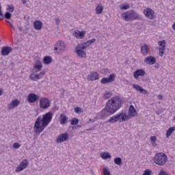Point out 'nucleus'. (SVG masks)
I'll list each match as a JSON object with an SVG mask.
<instances>
[{
  "instance_id": "f257e3e1",
  "label": "nucleus",
  "mask_w": 175,
  "mask_h": 175,
  "mask_svg": "<svg viewBox=\"0 0 175 175\" xmlns=\"http://www.w3.org/2000/svg\"><path fill=\"white\" fill-rule=\"evenodd\" d=\"M121 99L118 97H113L107 103L105 108L103 109L99 115L100 118H106L111 114H114L121 107Z\"/></svg>"
},
{
  "instance_id": "f03ea898",
  "label": "nucleus",
  "mask_w": 175,
  "mask_h": 175,
  "mask_svg": "<svg viewBox=\"0 0 175 175\" xmlns=\"http://www.w3.org/2000/svg\"><path fill=\"white\" fill-rule=\"evenodd\" d=\"M53 120V113L51 112H47L43 115L42 118L38 117L34 124L33 131L36 135H40L44 128L49 125V122H51Z\"/></svg>"
},
{
  "instance_id": "7ed1b4c3",
  "label": "nucleus",
  "mask_w": 175,
  "mask_h": 175,
  "mask_svg": "<svg viewBox=\"0 0 175 175\" xmlns=\"http://www.w3.org/2000/svg\"><path fill=\"white\" fill-rule=\"evenodd\" d=\"M121 16L124 21H133L139 18V14L133 10L122 13Z\"/></svg>"
},
{
  "instance_id": "20e7f679",
  "label": "nucleus",
  "mask_w": 175,
  "mask_h": 175,
  "mask_svg": "<svg viewBox=\"0 0 175 175\" xmlns=\"http://www.w3.org/2000/svg\"><path fill=\"white\" fill-rule=\"evenodd\" d=\"M153 161L156 165L163 166L167 162V156L163 152L157 153Z\"/></svg>"
},
{
  "instance_id": "39448f33",
  "label": "nucleus",
  "mask_w": 175,
  "mask_h": 175,
  "mask_svg": "<svg viewBox=\"0 0 175 175\" xmlns=\"http://www.w3.org/2000/svg\"><path fill=\"white\" fill-rule=\"evenodd\" d=\"M120 118L122 122H125L126 120H130L131 118L129 117V116H127L126 113L121 112L111 117L110 119L108 120V122H111L112 124H114V122H117V121H118V120H120Z\"/></svg>"
},
{
  "instance_id": "423d86ee",
  "label": "nucleus",
  "mask_w": 175,
  "mask_h": 175,
  "mask_svg": "<svg viewBox=\"0 0 175 175\" xmlns=\"http://www.w3.org/2000/svg\"><path fill=\"white\" fill-rule=\"evenodd\" d=\"M50 100L47 98H42L40 100V109H44L46 110V109H49L51 105Z\"/></svg>"
},
{
  "instance_id": "0eeeda50",
  "label": "nucleus",
  "mask_w": 175,
  "mask_h": 175,
  "mask_svg": "<svg viewBox=\"0 0 175 175\" xmlns=\"http://www.w3.org/2000/svg\"><path fill=\"white\" fill-rule=\"evenodd\" d=\"M144 14H145L147 18L149 20H154L155 18V12L151 8H146L144 10Z\"/></svg>"
},
{
  "instance_id": "6e6552de",
  "label": "nucleus",
  "mask_w": 175,
  "mask_h": 175,
  "mask_svg": "<svg viewBox=\"0 0 175 175\" xmlns=\"http://www.w3.org/2000/svg\"><path fill=\"white\" fill-rule=\"evenodd\" d=\"M28 165H29V163L28 162L27 159L22 161L19 165L16 168L15 172H16V173H20V172H23L24 169H26Z\"/></svg>"
},
{
  "instance_id": "1a4fd4ad",
  "label": "nucleus",
  "mask_w": 175,
  "mask_h": 175,
  "mask_svg": "<svg viewBox=\"0 0 175 175\" xmlns=\"http://www.w3.org/2000/svg\"><path fill=\"white\" fill-rule=\"evenodd\" d=\"M133 88L144 95H150V92L137 84H133Z\"/></svg>"
},
{
  "instance_id": "9d476101",
  "label": "nucleus",
  "mask_w": 175,
  "mask_h": 175,
  "mask_svg": "<svg viewBox=\"0 0 175 175\" xmlns=\"http://www.w3.org/2000/svg\"><path fill=\"white\" fill-rule=\"evenodd\" d=\"M39 98L40 96L35 93L29 94L27 96V102H29V103H35L39 100Z\"/></svg>"
},
{
  "instance_id": "9b49d317",
  "label": "nucleus",
  "mask_w": 175,
  "mask_h": 175,
  "mask_svg": "<svg viewBox=\"0 0 175 175\" xmlns=\"http://www.w3.org/2000/svg\"><path fill=\"white\" fill-rule=\"evenodd\" d=\"M116 80V74H111L108 78H103L100 81L101 84L113 83Z\"/></svg>"
},
{
  "instance_id": "f8f14e48",
  "label": "nucleus",
  "mask_w": 175,
  "mask_h": 175,
  "mask_svg": "<svg viewBox=\"0 0 175 175\" xmlns=\"http://www.w3.org/2000/svg\"><path fill=\"white\" fill-rule=\"evenodd\" d=\"M68 138L69 134H68V133H64L57 137L56 142L57 143H63V142H66Z\"/></svg>"
},
{
  "instance_id": "ddd939ff",
  "label": "nucleus",
  "mask_w": 175,
  "mask_h": 175,
  "mask_svg": "<svg viewBox=\"0 0 175 175\" xmlns=\"http://www.w3.org/2000/svg\"><path fill=\"white\" fill-rule=\"evenodd\" d=\"M85 31H79V30H75L73 33L72 35L77 39H84V37L85 36Z\"/></svg>"
},
{
  "instance_id": "4468645a",
  "label": "nucleus",
  "mask_w": 175,
  "mask_h": 175,
  "mask_svg": "<svg viewBox=\"0 0 175 175\" xmlns=\"http://www.w3.org/2000/svg\"><path fill=\"white\" fill-rule=\"evenodd\" d=\"M88 80L89 81H95L99 80V74L96 72H92L88 76Z\"/></svg>"
},
{
  "instance_id": "2eb2a0df",
  "label": "nucleus",
  "mask_w": 175,
  "mask_h": 175,
  "mask_svg": "<svg viewBox=\"0 0 175 175\" xmlns=\"http://www.w3.org/2000/svg\"><path fill=\"white\" fill-rule=\"evenodd\" d=\"M145 75H146V71H144V70H143V69L136 70L133 72L134 79H135V80H137V79H139V76L143 77Z\"/></svg>"
},
{
  "instance_id": "dca6fc26",
  "label": "nucleus",
  "mask_w": 175,
  "mask_h": 175,
  "mask_svg": "<svg viewBox=\"0 0 175 175\" xmlns=\"http://www.w3.org/2000/svg\"><path fill=\"white\" fill-rule=\"evenodd\" d=\"M144 62L148 65H154L157 62V59L153 56H148L144 59Z\"/></svg>"
},
{
  "instance_id": "f3484780",
  "label": "nucleus",
  "mask_w": 175,
  "mask_h": 175,
  "mask_svg": "<svg viewBox=\"0 0 175 175\" xmlns=\"http://www.w3.org/2000/svg\"><path fill=\"white\" fill-rule=\"evenodd\" d=\"M75 50L78 57H79L80 58H85V57L87 56V53H85V51H83L84 49H79V46H77Z\"/></svg>"
},
{
  "instance_id": "a211bd4d",
  "label": "nucleus",
  "mask_w": 175,
  "mask_h": 175,
  "mask_svg": "<svg viewBox=\"0 0 175 175\" xmlns=\"http://www.w3.org/2000/svg\"><path fill=\"white\" fill-rule=\"evenodd\" d=\"M55 46H57L59 49L60 53H64L65 51V49L66 48V44L63 41H58Z\"/></svg>"
},
{
  "instance_id": "6ab92c4d",
  "label": "nucleus",
  "mask_w": 175,
  "mask_h": 175,
  "mask_svg": "<svg viewBox=\"0 0 175 175\" xmlns=\"http://www.w3.org/2000/svg\"><path fill=\"white\" fill-rule=\"evenodd\" d=\"M12 53V47L10 46H4L1 49V55H9Z\"/></svg>"
},
{
  "instance_id": "aec40b11",
  "label": "nucleus",
  "mask_w": 175,
  "mask_h": 175,
  "mask_svg": "<svg viewBox=\"0 0 175 175\" xmlns=\"http://www.w3.org/2000/svg\"><path fill=\"white\" fill-rule=\"evenodd\" d=\"M20 105V101L18 100L15 99L11 102V103L8 104V107L9 110H12V109H14V107H17Z\"/></svg>"
},
{
  "instance_id": "412c9836",
  "label": "nucleus",
  "mask_w": 175,
  "mask_h": 175,
  "mask_svg": "<svg viewBox=\"0 0 175 175\" xmlns=\"http://www.w3.org/2000/svg\"><path fill=\"white\" fill-rule=\"evenodd\" d=\"M141 54L146 57L148 54V45L144 44V45L141 46Z\"/></svg>"
},
{
  "instance_id": "4be33fe9",
  "label": "nucleus",
  "mask_w": 175,
  "mask_h": 175,
  "mask_svg": "<svg viewBox=\"0 0 175 175\" xmlns=\"http://www.w3.org/2000/svg\"><path fill=\"white\" fill-rule=\"evenodd\" d=\"M33 27L35 29H37V31H40L43 27V23L40 21H36L33 23Z\"/></svg>"
},
{
  "instance_id": "5701e85b",
  "label": "nucleus",
  "mask_w": 175,
  "mask_h": 175,
  "mask_svg": "<svg viewBox=\"0 0 175 175\" xmlns=\"http://www.w3.org/2000/svg\"><path fill=\"white\" fill-rule=\"evenodd\" d=\"M60 124L62 125H65L68 122V118L66 117V115L64 113L60 114Z\"/></svg>"
},
{
  "instance_id": "b1692460",
  "label": "nucleus",
  "mask_w": 175,
  "mask_h": 175,
  "mask_svg": "<svg viewBox=\"0 0 175 175\" xmlns=\"http://www.w3.org/2000/svg\"><path fill=\"white\" fill-rule=\"evenodd\" d=\"M95 11L96 14H102V13H103V5H102V3L98 4L96 7Z\"/></svg>"
},
{
  "instance_id": "393cba45",
  "label": "nucleus",
  "mask_w": 175,
  "mask_h": 175,
  "mask_svg": "<svg viewBox=\"0 0 175 175\" xmlns=\"http://www.w3.org/2000/svg\"><path fill=\"white\" fill-rule=\"evenodd\" d=\"M38 71H34V72L29 75L30 80H32L33 81H38V80H39V77H38V75L35 74Z\"/></svg>"
},
{
  "instance_id": "a878e982",
  "label": "nucleus",
  "mask_w": 175,
  "mask_h": 175,
  "mask_svg": "<svg viewBox=\"0 0 175 175\" xmlns=\"http://www.w3.org/2000/svg\"><path fill=\"white\" fill-rule=\"evenodd\" d=\"M43 62L45 65H49L53 62V59L50 56H45L43 59Z\"/></svg>"
},
{
  "instance_id": "bb28decb",
  "label": "nucleus",
  "mask_w": 175,
  "mask_h": 175,
  "mask_svg": "<svg viewBox=\"0 0 175 175\" xmlns=\"http://www.w3.org/2000/svg\"><path fill=\"white\" fill-rule=\"evenodd\" d=\"M34 68L35 69H38V70H42V68H43V66L42 65V62H40V60L36 61Z\"/></svg>"
},
{
  "instance_id": "cd10ccee",
  "label": "nucleus",
  "mask_w": 175,
  "mask_h": 175,
  "mask_svg": "<svg viewBox=\"0 0 175 175\" xmlns=\"http://www.w3.org/2000/svg\"><path fill=\"white\" fill-rule=\"evenodd\" d=\"M174 131H175V126L170 127L166 132V138L169 139V137H170L172 133H173Z\"/></svg>"
},
{
  "instance_id": "c85d7f7f",
  "label": "nucleus",
  "mask_w": 175,
  "mask_h": 175,
  "mask_svg": "<svg viewBox=\"0 0 175 175\" xmlns=\"http://www.w3.org/2000/svg\"><path fill=\"white\" fill-rule=\"evenodd\" d=\"M77 46L79 49L85 50V49H88V47H90V44H88V42L86 41V42H83V43H81V44H78Z\"/></svg>"
},
{
  "instance_id": "c756f323",
  "label": "nucleus",
  "mask_w": 175,
  "mask_h": 175,
  "mask_svg": "<svg viewBox=\"0 0 175 175\" xmlns=\"http://www.w3.org/2000/svg\"><path fill=\"white\" fill-rule=\"evenodd\" d=\"M129 111L131 113V116L132 117H135L137 114V112L136 111V109H135V107L133 105H131L129 107Z\"/></svg>"
},
{
  "instance_id": "7c9ffc66",
  "label": "nucleus",
  "mask_w": 175,
  "mask_h": 175,
  "mask_svg": "<svg viewBox=\"0 0 175 175\" xmlns=\"http://www.w3.org/2000/svg\"><path fill=\"white\" fill-rule=\"evenodd\" d=\"M159 46L161 47L159 49H161V50H165L166 49V41L164 40L162 41H159L158 42Z\"/></svg>"
},
{
  "instance_id": "2f4dec72",
  "label": "nucleus",
  "mask_w": 175,
  "mask_h": 175,
  "mask_svg": "<svg viewBox=\"0 0 175 175\" xmlns=\"http://www.w3.org/2000/svg\"><path fill=\"white\" fill-rule=\"evenodd\" d=\"M150 140L151 142L152 145L154 147H157V146H158V144H157V137L156 136H151L150 137Z\"/></svg>"
},
{
  "instance_id": "473e14b6",
  "label": "nucleus",
  "mask_w": 175,
  "mask_h": 175,
  "mask_svg": "<svg viewBox=\"0 0 175 175\" xmlns=\"http://www.w3.org/2000/svg\"><path fill=\"white\" fill-rule=\"evenodd\" d=\"M114 163L118 165V166H121L122 165V159L120 157H116L113 160Z\"/></svg>"
},
{
  "instance_id": "72a5a7b5",
  "label": "nucleus",
  "mask_w": 175,
  "mask_h": 175,
  "mask_svg": "<svg viewBox=\"0 0 175 175\" xmlns=\"http://www.w3.org/2000/svg\"><path fill=\"white\" fill-rule=\"evenodd\" d=\"M101 158L103 159H110L111 158V155H110V153L109 152H104L101 154Z\"/></svg>"
},
{
  "instance_id": "f704fd0d",
  "label": "nucleus",
  "mask_w": 175,
  "mask_h": 175,
  "mask_svg": "<svg viewBox=\"0 0 175 175\" xmlns=\"http://www.w3.org/2000/svg\"><path fill=\"white\" fill-rule=\"evenodd\" d=\"M4 17L5 18H6L7 20H10V18H12V14H10V12H5V14H4Z\"/></svg>"
},
{
  "instance_id": "c9c22d12",
  "label": "nucleus",
  "mask_w": 175,
  "mask_h": 175,
  "mask_svg": "<svg viewBox=\"0 0 175 175\" xmlns=\"http://www.w3.org/2000/svg\"><path fill=\"white\" fill-rule=\"evenodd\" d=\"M77 124H79V119L74 118L71 120V125H77Z\"/></svg>"
},
{
  "instance_id": "e433bc0d",
  "label": "nucleus",
  "mask_w": 175,
  "mask_h": 175,
  "mask_svg": "<svg viewBox=\"0 0 175 175\" xmlns=\"http://www.w3.org/2000/svg\"><path fill=\"white\" fill-rule=\"evenodd\" d=\"M7 10H9L10 13H13V12H14V6H13V5H8Z\"/></svg>"
},
{
  "instance_id": "4c0bfd02",
  "label": "nucleus",
  "mask_w": 175,
  "mask_h": 175,
  "mask_svg": "<svg viewBox=\"0 0 175 175\" xmlns=\"http://www.w3.org/2000/svg\"><path fill=\"white\" fill-rule=\"evenodd\" d=\"M152 174V171L151 170H145L142 175H151Z\"/></svg>"
},
{
  "instance_id": "58836bf2",
  "label": "nucleus",
  "mask_w": 175,
  "mask_h": 175,
  "mask_svg": "<svg viewBox=\"0 0 175 175\" xmlns=\"http://www.w3.org/2000/svg\"><path fill=\"white\" fill-rule=\"evenodd\" d=\"M45 72L42 71L41 72H40L39 74L37 75L38 77V80H40V79H42V77H43V76H44L45 75Z\"/></svg>"
},
{
  "instance_id": "ea45409f",
  "label": "nucleus",
  "mask_w": 175,
  "mask_h": 175,
  "mask_svg": "<svg viewBox=\"0 0 175 175\" xmlns=\"http://www.w3.org/2000/svg\"><path fill=\"white\" fill-rule=\"evenodd\" d=\"M120 9H121V10H126L129 9V4H126L125 5H122L120 7Z\"/></svg>"
},
{
  "instance_id": "a19ab883",
  "label": "nucleus",
  "mask_w": 175,
  "mask_h": 175,
  "mask_svg": "<svg viewBox=\"0 0 175 175\" xmlns=\"http://www.w3.org/2000/svg\"><path fill=\"white\" fill-rule=\"evenodd\" d=\"M87 42L89 44V46H91V44H92L93 43H95V42H96V39L93 38L92 40H88Z\"/></svg>"
},
{
  "instance_id": "79ce46f5",
  "label": "nucleus",
  "mask_w": 175,
  "mask_h": 175,
  "mask_svg": "<svg viewBox=\"0 0 175 175\" xmlns=\"http://www.w3.org/2000/svg\"><path fill=\"white\" fill-rule=\"evenodd\" d=\"M110 96H111V93H110V92H107L104 94L105 99H109V98H110Z\"/></svg>"
},
{
  "instance_id": "37998d69",
  "label": "nucleus",
  "mask_w": 175,
  "mask_h": 175,
  "mask_svg": "<svg viewBox=\"0 0 175 175\" xmlns=\"http://www.w3.org/2000/svg\"><path fill=\"white\" fill-rule=\"evenodd\" d=\"M103 174L104 175H110V171L107 168H105L103 170Z\"/></svg>"
},
{
  "instance_id": "c03bdc74",
  "label": "nucleus",
  "mask_w": 175,
  "mask_h": 175,
  "mask_svg": "<svg viewBox=\"0 0 175 175\" xmlns=\"http://www.w3.org/2000/svg\"><path fill=\"white\" fill-rule=\"evenodd\" d=\"M163 54H165V50H162V49L159 48V55L160 57H163Z\"/></svg>"
},
{
  "instance_id": "a18cd8bd",
  "label": "nucleus",
  "mask_w": 175,
  "mask_h": 175,
  "mask_svg": "<svg viewBox=\"0 0 175 175\" xmlns=\"http://www.w3.org/2000/svg\"><path fill=\"white\" fill-rule=\"evenodd\" d=\"M159 175H169V174L166 172H165V170H161L159 173Z\"/></svg>"
},
{
  "instance_id": "49530a36",
  "label": "nucleus",
  "mask_w": 175,
  "mask_h": 175,
  "mask_svg": "<svg viewBox=\"0 0 175 175\" xmlns=\"http://www.w3.org/2000/svg\"><path fill=\"white\" fill-rule=\"evenodd\" d=\"M13 147L14 148L17 149V148H20V147H21V145H20V144H18V143H14L13 144Z\"/></svg>"
},
{
  "instance_id": "de8ad7c7",
  "label": "nucleus",
  "mask_w": 175,
  "mask_h": 175,
  "mask_svg": "<svg viewBox=\"0 0 175 175\" xmlns=\"http://www.w3.org/2000/svg\"><path fill=\"white\" fill-rule=\"evenodd\" d=\"M55 21L56 25H59V23H61V21L59 20V18H55Z\"/></svg>"
},
{
  "instance_id": "09e8293b",
  "label": "nucleus",
  "mask_w": 175,
  "mask_h": 175,
  "mask_svg": "<svg viewBox=\"0 0 175 175\" xmlns=\"http://www.w3.org/2000/svg\"><path fill=\"white\" fill-rule=\"evenodd\" d=\"M75 113H81V109L80 107H76L75 109Z\"/></svg>"
},
{
  "instance_id": "8fccbe9b",
  "label": "nucleus",
  "mask_w": 175,
  "mask_h": 175,
  "mask_svg": "<svg viewBox=\"0 0 175 175\" xmlns=\"http://www.w3.org/2000/svg\"><path fill=\"white\" fill-rule=\"evenodd\" d=\"M6 23H8V24H10L11 28H12V29H13L14 31H16V29L14 28V26H13V25L12 24V23H10V21H6Z\"/></svg>"
},
{
  "instance_id": "3c124183",
  "label": "nucleus",
  "mask_w": 175,
  "mask_h": 175,
  "mask_svg": "<svg viewBox=\"0 0 175 175\" xmlns=\"http://www.w3.org/2000/svg\"><path fill=\"white\" fill-rule=\"evenodd\" d=\"M157 98L159 100H163V96H162L161 94H159Z\"/></svg>"
},
{
  "instance_id": "603ef678",
  "label": "nucleus",
  "mask_w": 175,
  "mask_h": 175,
  "mask_svg": "<svg viewBox=\"0 0 175 175\" xmlns=\"http://www.w3.org/2000/svg\"><path fill=\"white\" fill-rule=\"evenodd\" d=\"M58 50H59V48H58V46H55V48H54V51H55V53H58Z\"/></svg>"
},
{
  "instance_id": "864d4df0",
  "label": "nucleus",
  "mask_w": 175,
  "mask_h": 175,
  "mask_svg": "<svg viewBox=\"0 0 175 175\" xmlns=\"http://www.w3.org/2000/svg\"><path fill=\"white\" fill-rule=\"evenodd\" d=\"M154 68H156V69L159 68V64H158V63H157V64L154 65Z\"/></svg>"
},
{
  "instance_id": "5fc2aeb1",
  "label": "nucleus",
  "mask_w": 175,
  "mask_h": 175,
  "mask_svg": "<svg viewBox=\"0 0 175 175\" xmlns=\"http://www.w3.org/2000/svg\"><path fill=\"white\" fill-rule=\"evenodd\" d=\"M22 3L25 5L27 3V0H22Z\"/></svg>"
},
{
  "instance_id": "6e6d98bb",
  "label": "nucleus",
  "mask_w": 175,
  "mask_h": 175,
  "mask_svg": "<svg viewBox=\"0 0 175 175\" xmlns=\"http://www.w3.org/2000/svg\"><path fill=\"white\" fill-rule=\"evenodd\" d=\"M173 29H175V23L172 25Z\"/></svg>"
},
{
  "instance_id": "4d7b16f0",
  "label": "nucleus",
  "mask_w": 175,
  "mask_h": 175,
  "mask_svg": "<svg viewBox=\"0 0 175 175\" xmlns=\"http://www.w3.org/2000/svg\"><path fill=\"white\" fill-rule=\"evenodd\" d=\"M3 92H2V90L0 89V96L1 95H2Z\"/></svg>"
},
{
  "instance_id": "13d9d810",
  "label": "nucleus",
  "mask_w": 175,
  "mask_h": 175,
  "mask_svg": "<svg viewBox=\"0 0 175 175\" xmlns=\"http://www.w3.org/2000/svg\"><path fill=\"white\" fill-rule=\"evenodd\" d=\"M0 42H1V40H0Z\"/></svg>"
}]
</instances>
